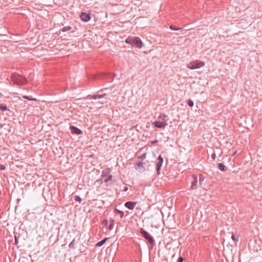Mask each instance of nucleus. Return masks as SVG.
Wrapping results in <instances>:
<instances>
[{"label":"nucleus","instance_id":"7ed1b4c3","mask_svg":"<svg viewBox=\"0 0 262 262\" xmlns=\"http://www.w3.org/2000/svg\"><path fill=\"white\" fill-rule=\"evenodd\" d=\"M205 65V62L201 60H196L192 61L187 64V67L191 70L199 69Z\"/></svg>","mask_w":262,"mask_h":262},{"label":"nucleus","instance_id":"473e14b6","mask_svg":"<svg viewBox=\"0 0 262 262\" xmlns=\"http://www.w3.org/2000/svg\"><path fill=\"white\" fill-rule=\"evenodd\" d=\"M128 190V187H125L123 190V191H127Z\"/></svg>","mask_w":262,"mask_h":262},{"label":"nucleus","instance_id":"412c9836","mask_svg":"<svg viewBox=\"0 0 262 262\" xmlns=\"http://www.w3.org/2000/svg\"><path fill=\"white\" fill-rule=\"evenodd\" d=\"M106 102V100H99L98 101H95V102H92V103L95 104H98V103L99 104H102Z\"/></svg>","mask_w":262,"mask_h":262},{"label":"nucleus","instance_id":"4468645a","mask_svg":"<svg viewBox=\"0 0 262 262\" xmlns=\"http://www.w3.org/2000/svg\"><path fill=\"white\" fill-rule=\"evenodd\" d=\"M0 110L3 112L9 111V110L7 107L6 105L4 103H2L0 104Z\"/></svg>","mask_w":262,"mask_h":262},{"label":"nucleus","instance_id":"f257e3e1","mask_svg":"<svg viewBox=\"0 0 262 262\" xmlns=\"http://www.w3.org/2000/svg\"><path fill=\"white\" fill-rule=\"evenodd\" d=\"M125 42L139 49L141 48L143 46L142 41L139 37H128L126 39Z\"/></svg>","mask_w":262,"mask_h":262},{"label":"nucleus","instance_id":"5701e85b","mask_svg":"<svg viewBox=\"0 0 262 262\" xmlns=\"http://www.w3.org/2000/svg\"><path fill=\"white\" fill-rule=\"evenodd\" d=\"M71 29H72L71 27L66 26L62 28V30L63 32H66V31L71 30Z\"/></svg>","mask_w":262,"mask_h":262},{"label":"nucleus","instance_id":"f03ea898","mask_svg":"<svg viewBox=\"0 0 262 262\" xmlns=\"http://www.w3.org/2000/svg\"><path fill=\"white\" fill-rule=\"evenodd\" d=\"M11 80L16 84L24 85L26 82V79L23 76L13 73L11 75Z\"/></svg>","mask_w":262,"mask_h":262},{"label":"nucleus","instance_id":"ddd939ff","mask_svg":"<svg viewBox=\"0 0 262 262\" xmlns=\"http://www.w3.org/2000/svg\"><path fill=\"white\" fill-rule=\"evenodd\" d=\"M167 115L165 114H163L162 115H160L158 116V119L159 120H160L161 121H167V120L166 119V118H167Z\"/></svg>","mask_w":262,"mask_h":262},{"label":"nucleus","instance_id":"b1692460","mask_svg":"<svg viewBox=\"0 0 262 262\" xmlns=\"http://www.w3.org/2000/svg\"><path fill=\"white\" fill-rule=\"evenodd\" d=\"M74 200L75 201L78 202L79 203L81 202V199L79 196H75Z\"/></svg>","mask_w":262,"mask_h":262},{"label":"nucleus","instance_id":"cd10ccee","mask_svg":"<svg viewBox=\"0 0 262 262\" xmlns=\"http://www.w3.org/2000/svg\"><path fill=\"white\" fill-rule=\"evenodd\" d=\"M23 97L25 99H28V100H33V98L32 97H31V96H23Z\"/></svg>","mask_w":262,"mask_h":262},{"label":"nucleus","instance_id":"393cba45","mask_svg":"<svg viewBox=\"0 0 262 262\" xmlns=\"http://www.w3.org/2000/svg\"><path fill=\"white\" fill-rule=\"evenodd\" d=\"M113 226H114V221L112 220L110 222V224L109 225V229L112 230L113 228Z\"/></svg>","mask_w":262,"mask_h":262},{"label":"nucleus","instance_id":"aec40b11","mask_svg":"<svg viewBox=\"0 0 262 262\" xmlns=\"http://www.w3.org/2000/svg\"><path fill=\"white\" fill-rule=\"evenodd\" d=\"M75 239H73L69 244V247L71 249H74L75 248Z\"/></svg>","mask_w":262,"mask_h":262},{"label":"nucleus","instance_id":"f3484780","mask_svg":"<svg viewBox=\"0 0 262 262\" xmlns=\"http://www.w3.org/2000/svg\"><path fill=\"white\" fill-rule=\"evenodd\" d=\"M135 166H136L135 168L136 169H138L139 168H143V164L141 162H137Z\"/></svg>","mask_w":262,"mask_h":262},{"label":"nucleus","instance_id":"bb28decb","mask_svg":"<svg viewBox=\"0 0 262 262\" xmlns=\"http://www.w3.org/2000/svg\"><path fill=\"white\" fill-rule=\"evenodd\" d=\"M187 103H188V105L189 106H190V107H192V106H193V101H192V100H189L188 101Z\"/></svg>","mask_w":262,"mask_h":262},{"label":"nucleus","instance_id":"2eb2a0df","mask_svg":"<svg viewBox=\"0 0 262 262\" xmlns=\"http://www.w3.org/2000/svg\"><path fill=\"white\" fill-rule=\"evenodd\" d=\"M107 238H105L104 239H103V240L98 242L96 244V246L97 247H101V246H102L103 245H104L105 243V242L107 241Z\"/></svg>","mask_w":262,"mask_h":262},{"label":"nucleus","instance_id":"2f4dec72","mask_svg":"<svg viewBox=\"0 0 262 262\" xmlns=\"http://www.w3.org/2000/svg\"><path fill=\"white\" fill-rule=\"evenodd\" d=\"M215 157H216V156H215V154L214 153L211 155V157H212V158L213 159H214V160L215 159Z\"/></svg>","mask_w":262,"mask_h":262},{"label":"nucleus","instance_id":"7c9ffc66","mask_svg":"<svg viewBox=\"0 0 262 262\" xmlns=\"http://www.w3.org/2000/svg\"><path fill=\"white\" fill-rule=\"evenodd\" d=\"M15 244H17V235H15Z\"/></svg>","mask_w":262,"mask_h":262},{"label":"nucleus","instance_id":"4be33fe9","mask_svg":"<svg viewBox=\"0 0 262 262\" xmlns=\"http://www.w3.org/2000/svg\"><path fill=\"white\" fill-rule=\"evenodd\" d=\"M231 238L233 241L235 242H238V235H235L233 233L232 234Z\"/></svg>","mask_w":262,"mask_h":262},{"label":"nucleus","instance_id":"6e6552de","mask_svg":"<svg viewBox=\"0 0 262 262\" xmlns=\"http://www.w3.org/2000/svg\"><path fill=\"white\" fill-rule=\"evenodd\" d=\"M80 18L84 21L88 22L90 20V15L84 12H82L81 13L80 15Z\"/></svg>","mask_w":262,"mask_h":262},{"label":"nucleus","instance_id":"c756f323","mask_svg":"<svg viewBox=\"0 0 262 262\" xmlns=\"http://www.w3.org/2000/svg\"><path fill=\"white\" fill-rule=\"evenodd\" d=\"M184 260V258L182 257H180L178 258V262H183Z\"/></svg>","mask_w":262,"mask_h":262},{"label":"nucleus","instance_id":"dca6fc26","mask_svg":"<svg viewBox=\"0 0 262 262\" xmlns=\"http://www.w3.org/2000/svg\"><path fill=\"white\" fill-rule=\"evenodd\" d=\"M115 213L116 214H119L121 218H122L124 215V212L122 211L119 210L118 209H115Z\"/></svg>","mask_w":262,"mask_h":262},{"label":"nucleus","instance_id":"423d86ee","mask_svg":"<svg viewBox=\"0 0 262 262\" xmlns=\"http://www.w3.org/2000/svg\"><path fill=\"white\" fill-rule=\"evenodd\" d=\"M152 125L156 127L159 128H164L167 125V121H161L160 120L155 121L152 123Z\"/></svg>","mask_w":262,"mask_h":262},{"label":"nucleus","instance_id":"a878e982","mask_svg":"<svg viewBox=\"0 0 262 262\" xmlns=\"http://www.w3.org/2000/svg\"><path fill=\"white\" fill-rule=\"evenodd\" d=\"M170 29L172 30H179L181 29V28H176L175 26H170Z\"/></svg>","mask_w":262,"mask_h":262},{"label":"nucleus","instance_id":"9b49d317","mask_svg":"<svg viewBox=\"0 0 262 262\" xmlns=\"http://www.w3.org/2000/svg\"><path fill=\"white\" fill-rule=\"evenodd\" d=\"M105 95V94L102 95H89L88 97L90 99H101V98H103Z\"/></svg>","mask_w":262,"mask_h":262},{"label":"nucleus","instance_id":"1a4fd4ad","mask_svg":"<svg viewBox=\"0 0 262 262\" xmlns=\"http://www.w3.org/2000/svg\"><path fill=\"white\" fill-rule=\"evenodd\" d=\"M137 203L134 202H127L125 203V206L129 209L133 210L135 206L136 205Z\"/></svg>","mask_w":262,"mask_h":262},{"label":"nucleus","instance_id":"c85d7f7f","mask_svg":"<svg viewBox=\"0 0 262 262\" xmlns=\"http://www.w3.org/2000/svg\"><path fill=\"white\" fill-rule=\"evenodd\" d=\"M6 169V166L4 165L0 164V169L1 170H5Z\"/></svg>","mask_w":262,"mask_h":262},{"label":"nucleus","instance_id":"39448f33","mask_svg":"<svg viewBox=\"0 0 262 262\" xmlns=\"http://www.w3.org/2000/svg\"><path fill=\"white\" fill-rule=\"evenodd\" d=\"M140 233L144 237V238L147 240L148 243L151 245H154L155 244V240L153 237L149 234V233L141 228L140 231Z\"/></svg>","mask_w":262,"mask_h":262},{"label":"nucleus","instance_id":"a211bd4d","mask_svg":"<svg viewBox=\"0 0 262 262\" xmlns=\"http://www.w3.org/2000/svg\"><path fill=\"white\" fill-rule=\"evenodd\" d=\"M219 169L221 171H225L226 166L223 163H219L218 165Z\"/></svg>","mask_w":262,"mask_h":262},{"label":"nucleus","instance_id":"0eeeda50","mask_svg":"<svg viewBox=\"0 0 262 262\" xmlns=\"http://www.w3.org/2000/svg\"><path fill=\"white\" fill-rule=\"evenodd\" d=\"M163 163V158H162V157L161 155H160L158 157V158L157 160V162H156V170H157V173L158 174H160L161 167L162 166Z\"/></svg>","mask_w":262,"mask_h":262},{"label":"nucleus","instance_id":"f8f14e48","mask_svg":"<svg viewBox=\"0 0 262 262\" xmlns=\"http://www.w3.org/2000/svg\"><path fill=\"white\" fill-rule=\"evenodd\" d=\"M193 180L191 182V189H196V186L197 185V178L193 177Z\"/></svg>","mask_w":262,"mask_h":262},{"label":"nucleus","instance_id":"20e7f679","mask_svg":"<svg viewBox=\"0 0 262 262\" xmlns=\"http://www.w3.org/2000/svg\"><path fill=\"white\" fill-rule=\"evenodd\" d=\"M111 172V169L107 168L102 172L101 177L104 182H108L112 180L113 176L110 173Z\"/></svg>","mask_w":262,"mask_h":262},{"label":"nucleus","instance_id":"9d476101","mask_svg":"<svg viewBox=\"0 0 262 262\" xmlns=\"http://www.w3.org/2000/svg\"><path fill=\"white\" fill-rule=\"evenodd\" d=\"M71 132L73 134L80 135L82 133L81 130L75 126H71L70 127Z\"/></svg>","mask_w":262,"mask_h":262},{"label":"nucleus","instance_id":"6ab92c4d","mask_svg":"<svg viewBox=\"0 0 262 262\" xmlns=\"http://www.w3.org/2000/svg\"><path fill=\"white\" fill-rule=\"evenodd\" d=\"M204 181V177L202 174L199 175V183L200 185L201 186L203 184V182Z\"/></svg>","mask_w":262,"mask_h":262}]
</instances>
